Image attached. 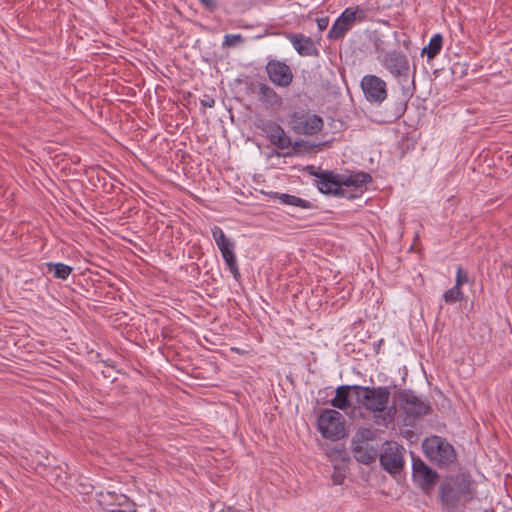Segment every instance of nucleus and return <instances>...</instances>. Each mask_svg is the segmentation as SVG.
I'll return each mask as SVG.
<instances>
[{"instance_id": "obj_1", "label": "nucleus", "mask_w": 512, "mask_h": 512, "mask_svg": "<svg viewBox=\"0 0 512 512\" xmlns=\"http://www.w3.org/2000/svg\"><path fill=\"white\" fill-rule=\"evenodd\" d=\"M319 174L317 175L316 186L321 193L346 197L348 199L356 198L358 195H347L343 187H354L355 190H359L362 193V188L372 181L371 175L364 171L345 175L326 170Z\"/></svg>"}, {"instance_id": "obj_2", "label": "nucleus", "mask_w": 512, "mask_h": 512, "mask_svg": "<svg viewBox=\"0 0 512 512\" xmlns=\"http://www.w3.org/2000/svg\"><path fill=\"white\" fill-rule=\"evenodd\" d=\"M471 483L461 475L449 476L439 487V500L448 512H455L460 505L470 500Z\"/></svg>"}, {"instance_id": "obj_3", "label": "nucleus", "mask_w": 512, "mask_h": 512, "mask_svg": "<svg viewBox=\"0 0 512 512\" xmlns=\"http://www.w3.org/2000/svg\"><path fill=\"white\" fill-rule=\"evenodd\" d=\"M352 388L358 396L359 404L365 410L372 413H382L386 410L390 399V389L388 387L353 385Z\"/></svg>"}, {"instance_id": "obj_4", "label": "nucleus", "mask_w": 512, "mask_h": 512, "mask_svg": "<svg viewBox=\"0 0 512 512\" xmlns=\"http://www.w3.org/2000/svg\"><path fill=\"white\" fill-rule=\"evenodd\" d=\"M426 456L439 467H446L456 460L454 447L444 438L432 436L423 442Z\"/></svg>"}, {"instance_id": "obj_5", "label": "nucleus", "mask_w": 512, "mask_h": 512, "mask_svg": "<svg viewBox=\"0 0 512 512\" xmlns=\"http://www.w3.org/2000/svg\"><path fill=\"white\" fill-rule=\"evenodd\" d=\"M289 124L295 134L313 136L322 131L324 120L309 110L299 109L289 115Z\"/></svg>"}, {"instance_id": "obj_6", "label": "nucleus", "mask_w": 512, "mask_h": 512, "mask_svg": "<svg viewBox=\"0 0 512 512\" xmlns=\"http://www.w3.org/2000/svg\"><path fill=\"white\" fill-rule=\"evenodd\" d=\"M317 424L324 438L338 440L345 435L343 416L336 410H323L318 417Z\"/></svg>"}, {"instance_id": "obj_7", "label": "nucleus", "mask_w": 512, "mask_h": 512, "mask_svg": "<svg viewBox=\"0 0 512 512\" xmlns=\"http://www.w3.org/2000/svg\"><path fill=\"white\" fill-rule=\"evenodd\" d=\"M397 398L408 417L419 418L431 412L430 403L418 397L412 390L403 389L398 391Z\"/></svg>"}, {"instance_id": "obj_8", "label": "nucleus", "mask_w": 512, "mask_h": 512, "mask_svg": "<svg viewBox=\"0 0 512 512\" xmlns=\"http://www.w3.org/2000/svg\"><path fill=\"white\" fill-rule=\"evenodd\" d=\"M404 448L396 442L384 444L383 452L379 455L382 468L391 475L400 473L404 468Z\"/></svg>"}, {"instance_id": "obj_9", "label": "nucleus", "mask_w": 512, "mask_h": 512, "mask_svg": "<svg viewBox=\"0 0 512 512\" xmlns=\"http://www.w3.org/2000/svg\"><path fill=\"white\" fill-rule=\"evenodd\" d=\"M412 478L425 494H430L439 479V474L420 458L413 457Z\"/></svg>"}, {"instance_id": "obj_10", "label": "nucleus", "mask_w": 512, "mask_h": 512, "mask_svg": "<svg viewBox=\"0 0 512 512\" xmlns=\"http://www.w3.org/2000/svg\"><path fill=\"white\" fill-rule=\"evenodd\" d=\"M382 66L395 78L406 81L409 77L410 63L406 54L401 51H390L383 55Z\"/></svg>"}, {"instance_id": "obj_11", "label": "nucleus", "mask_w": 512, "mask_h": 512, "mask_svg": "<svg viewBox=\"0 0 512 512\" xmlns=\"http://www.w3.org/2000/svg\"><path fill=\"white\" fill-rule=\"evenodd\" d=\"M265 71L271 83L276 87L287 88L293 82L292 69L284 61L270 59L265 66Z\"/></svg>"}, {"instance_id": "obj_12", "label": "nucleus", "mask_w": 512, "mask_h": 512, "mask_svg": "<svg viewBox=\"0 0 512 512\" xmlns=\"http://www.w3.org/2000/svg\"><path fill=\"white\" fill-rule=\"evenodd\" d=\"M361 87L370 103L381 104L387 98L386 82L376 75H365Z\"/></svg>"}, {"instance_id": "obj_13", "label": "nucleus", "mask_w": 512, "mask_h": 512, "mask_svg": "<svg viewBox=\"0 0 512 512\" xmlns=\"http://www.w3.org/2000/svg\"><path fill=\"white\" fill-rule=\"evenodd\" d=\"M270 143L278 149H286L292 145L291 138L275 121H266L260 126Z\"/></svg>"}, {"instance_id": "obj_14", "label": "nucleus", "mask_w": 512, "mask_h": 512, "mask_svg": "<svg viewBox=\"0 0 512 512\" xmlns=\"http://www.w3.org/2000/svg\"><path fill=\"white\" fill-rule=\"evenodd\" d=\"M357 23L352 7H347L333 23L328 38L330 40L342 39Z\"/></svg>"}, {"instance_id": "obj_15", "label": "nucleus", "mask_w": 512, "mask_h": 512, "mask_svg": "<svg viewBox=\"0 0 512 512\" xmlns=\"http://www.w3.org/2000/svg\"><path fill=\"white\" fill-rule=\"evenodd\" d=\"M257 97L267 109H276L282 105V97L264 82L257 84Z\"/></svg>"}, {"instance_id": "obj_16", "label": "nucleus", "mask_w": 512, "mask_h": 512, "mask_svg": "<svg viewBox=\"0 0 512 512\" xmlns=\"http://www.w3.org/2000/svg\"><path fill=\"white\" fill-rule=\"evenodd\" d=\"M352 12L358 23L373 21L381 13V6L378 1L369 0L352 7Z\"/></svg>"}, {"instance_id": "obj_17", "label": "nucleus", "mask_w": 512, "mask_h": 512, "mask_svg": "<svg viewBox=\"0 0 512 512\" xmlns=\"http://www.w3.org/2000/svg\"><path fill=\"white\" fill-rule=\"evenodd\" d=\"M288 39L301 56L318 55V50L310 37L292 33L288 35Z\"/></svg>"}, {"instance_id": "obj_18", "label": "nucleus", "mask_w": 512, "mask_h": 512, "mask_svg": "<svg viewBox=\"0 0 512 512\" xmlns=\"http://www.w3.org/2000/svg\"><path fill=\"white\" fill-rule=\"evenodd\" d=\"M351 450L356 461L365 465L375 462L378 457L377 450L369 443L352 444Z\"/></svg>"}, {"instance_id": "obj_19", "label": "nucleus", "mask_w": 512, "mask_h": 512, "mask_svg": "<svg viewBox=\"0 0 512 512\" xmlns=\"http://www.w3.org/2000/svg\"><path fill=\"white\" fill-rule=\"evenodd\" d=\"M98 502L107 511L109 506L128 507V510L134 506L126 495L114 492L101 493Z\"/></svg>"}, {"instance_id": "obj_20", "label": "nucleus", "mask_w": 512, "mask_h": 512, "mask_svg": "<svg viewBox=\"0 0 512 512\" xmlns=\"http://www.w3.org/2000/svg\"><path fill=\"white\" fill-rule=\"evenodd\" d=\"M211 233H212L213 239L215 240V242L222 254L223 259L235 254L234 243L226 237L223 230L219 226H214L211 229Z\"/></svg>"}, {"instance_id": "obj_21", "label": "nucleus", "mask_w": 512, "mask_h": 512, "mask_svg": "<svg viewBox=\"0 0 512 512\" xmlns=\"http://www.w3.org/2000/svg\"><path fill=\"white\" fill-rule=\"evenodd\" d=\"M268 196L273 199H278L280 201V203L283 205L295 206V207H299L302 209L313 208V204L310 201L302 199L295 195L279 193V192H270V193H268Z\"/></svg>"}, {"instance_id": "obj_22", "label": "nucleus", "mask_w": 512, "mask_h": 512, "mask_svg": "<svg viewBox=\"0 0 512 512\" xmlns=\"http://www.w3.org/2000/svg\"><path fill=\"white\" fill-rule=\"evenodd\" d=\"M352 386L342 385L336 389L335 397L331 400V405L339 410H347L351 406L350 391Z\"/></svg>"}, {"instance_id": "obj_23", "label": "nucleus", "mask_w": 512, "mask_h": 512, "mask_svg": "<svg viewBox=\"0 0 512 512\" xmlns=\"http://www.w3.org/2000/svg\"><path fill=\"white\" fill-rule=\"evenodd\" d=\"M443 46V36L437 33L432 36L427 46L421 50V55H426L429 60L434 59L441 51Z\"/></svg>"}, {"instance_id": "obj_24", "label": "nucleus", "mask_w": 512, "mask_h": 512, "mask_svg": "<svg viewBox=\"0 0 512 512\" xmlns=\"http://www.w3.org/2000/svg\"><path fill=\"white\" fill-rule=\"evenodd\" d=\"M48 272H53L55 278L66 280L72 273V267L64 263H47Z\"/></svg>"}, {"instance_id": "obj_25", "label": "nucleus", "mask_w": 512, "mask_h": 512, "mask_svg": "<svg viewBox=\"0 0 512 512\" xmlns=\"http://www.w3.org/2000/svg\"><path fill=\"white\" fill-rule=\"evenodd\" d=\"M464 293L461 288L457 286H453L449 290L445 291L443 294V299L447 304H454L463 299Z\"/></svg>"}, {"instance_id": "obj_26", "label": "nucleus", "mask_w": 512, "mask_h": 512, "mask_svg": "<svg viewBox=\"0 0 512 512\" xmlns=\"http://www.w3.org/2000/svg\"><path fill=\"white\" fill-rule=\"evenodd\" d=\"M323 145L324 144H312L305 140H297L292 144V147L295 152H310L314 148L320 150Z\"/></svg>"}, {"instance_id": "obj_27", "label": "nucleus", "mask_w": 512, "mask_h": 512, "mask_svg": "<svg viewBox=\"0 0 512 512\" xmlns=\"http://www.w3.org/2000/svg\"><path fill=\"white\" fill-rule=\"evenodd\" d=\"M374 439V433L368 428L360 429L352 439V444L368 443Z\"/></svg>"}, {"instance_id": "obj_28", "label": "nucleus", "mask_w": 512, "mask_h": 512, "mask_svg": "<svg viewBox=\"0 0 512 512\" xmlns=\"http://www.w3.org/2000/svg\"><path fill=\"white\" fill-rule=\"evenodd\" d=\"M226 265L228 266L231 274L233 275V278L235 280H239L240 277H241V274H240V271H239V267H238V263H237V259H236V255H232L230 257H226L224 259Z\"/></svg>"}, {"instance_id": "obj_29", "label": "nucleus", "mask_w": 512, "mask_h": 512, "mask_svg": "<svg viewBox=\"0 0 512 512\" xmlns=\"http://www.w3.org/2000/svg\"><path fill=\"white\" fill-rule=\"evenodd\" d=\"M468 281L469 277L467 271L464 270L462 266H458L456 271L455 286L461 288L462 285L468 283Z\"/></svg>"}, {"instance_id": "obj_30", "label": "nucleus", "mask_w": 512, "mask_h": 512, "mask_svg": "<svg viewBox=\"0 0 512 512\" xmlns=\"http://www.w3.org/2000/svg\"><path fill=\"white\" fill-rule=\"evenodd\" d=\"M243 37L241 34H227L224 37L223 47H232L236 44L243 42Z\"/></svg>"}, {"instance_id": "obj_31", "label": "nucleus", "mask_w": 512, "mask_h": 512, "mask_svg": "<svg viewBox=\"0 0 512 512\" xmlns=\"http://www.w3.org/2000/svg\"><path fill=\"white\" fill-rule=\"evenodd\" d=\"M206 10L214 12L217 9V2L215 0H198Z\"/></svg>"}, {"instance_id": "obj_32", "label": "nucleus", "mask_w": 512, "mask_h": 512, "mask_svg": "<svg viewBox=\"0 0 512 512\" xmlns=\"http://www.w3.org/2000/svg\"><path fill=\"white\" fill-rule=\"evenodd\" d=\"M200 104L204 108H212L215 105V99L209 95H205L200 99Z\"/></svg>"}, {"instance_id": "obj_33", "label": "nucleus", "mask_w": 512, "mask_h": 512, "mask_svg": "<svg viewBox=\"0 0 512 512\" xmlns=\"http://www.w3.org/2000/svg\"><path fill=\"white\" fill-rule=\"evenodd\" d=\"M317 25H318V29L320 31H324L329 25V18L322 17V18L317 19Z\"/></svg>"}, {"instance_id": "obj_34", "label": "nucleus", "mask_w": 512, "mask_h": 512, "mask_svg": "<svg viewBox=\"0 0 512 512\" xmlns=\"http://www.w3.org/2000/svg\"><path fill=\"white\" fill-rule=\"evenodd\" d=\"M307 172L311 175L317 178V175H320L319 173H323L324 170H322L320 167H315L313 165L307 166L306 168Z\"/></svg>"}, {"instance_id": "obj_35", "label": "nucleus", "mask_w": 512, "mask_h": 512, "mask_svg": "<svg viewBox=\"0 0 512 512\" xmlns=\"http://www.w3.org/2000/svg\"><path fill=\"white\" fill-rule=\"evenodd\" d=\"M343 480H344V475H342L341 473H336V472L333 473L332 481L334 484L340 485V484H342Z\"/></svg>"}, {"instance_id": "obj_36", "label": "nucleus", "mask_w": 512, "mask_h": 512, "mask_svg": "<svg viewBox=\"0 0 512 512\" xmlns=\"http://www.w3.org/2000/svg\"><path fill=\"white\" fill-rule=\"evenodd\" d=\"M109 512H136L135 505L131 507V510H128V507H120L115 509L108 510Z\"/></svg>"}]
</instances>
